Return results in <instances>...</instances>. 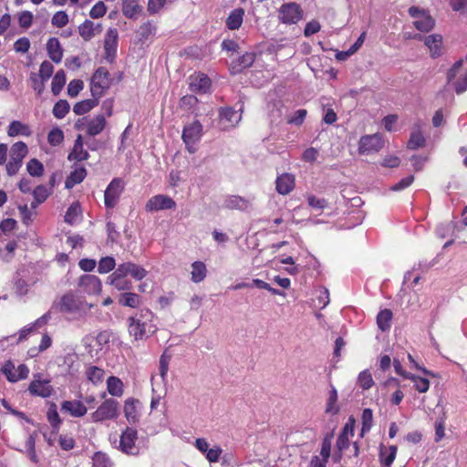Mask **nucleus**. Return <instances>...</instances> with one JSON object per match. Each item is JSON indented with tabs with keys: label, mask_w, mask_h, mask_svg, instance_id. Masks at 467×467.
I'll use <instances>...</instances> for the list:
<instances>
[{
	"label": "nucleus",
	"mask_w": 467,
	"mask_h": 467,
	"mask_svg": "<svg viewBox=\"0 0 467 467\" xmlns=\"http://www.w3.org/2000/svg\"><path fill=\"white\" fill-rule=\"evenodd\" d=\"M93 307L83 298L72 292H67L54 301L52 309L65 315L69 320L83 319Z\"/></svg>",
	"instance_id": "1"
},
{
	"label": "nucleus",
	"mask_w": 467,
	"mask_h": 467,
	"mask_svg": "<svg viewBox=\"0 0 467 467\" xmlns=\"http://www.w3.org/2000/svg\"><path fill=\"white\" fill-rule=\"evenodd\" d=\"M152 313L149 309H141L135 316L129 318V333L136 340L143 339L150 331V325Z\"/></svg>",
	"instance_id": "2"
},
{
	"label": "nucleus",
	"mask_w": 467,
	"mask_h": 467,
	"mask_svg": "<svg viewBox=\"0 0 467 467\" xmlns=\"http://www.w3.org/2000/svg\"><path fill=\"white\" fill-rule=\"evenodd\" d=\"M409 15L414 18L413 26L420 32H430L435 26V20L426 9L418 6H410Z\"/></svg>",
	"instance_id": "3"
},
{
	"label": "nucleus",
	"mask_w": 467,
	"mask_h": 467,
	"mask_svg": "<svg viewBox=\"0 0 467 467\" xmlns=\"http://www.w3.org/2000/svg\"><path fill=\"white\" fill-rule=\"evenodd\" d=\"M107 125L106 117L103 114H98L91 119L83 118L78 119L75 128L77 130H85L90 137H95L100 134Z\"/></svg>",
	"instance_id": "4"
},
{
	"label": "nucleus",
	"mask_w": 467,
	"mask_h": 467,
	"mask_svg": "<svg viewBox=\"0 0 467 467\" xmlns=\"http://www.w3.org/2000/svg\"><path fill=\"white\" fill-rule=\"evenodd\" d=\"M278 20L285 25H295L303 18L304 11L294 2L283 4L278 11Z\"/></svg>",
	"instance_id": "5"
},
{
	"label": "nucleus",
	"mask_w": 467,
	"mask_h": 467,
	"mask_svg": "<svg viewBox=\"0 0 467 467\" xmlns=\"http://www.w3.org/2000/svg\"><path fill=\"white\" fill-rule=\"evenodd\" d=\"M119 416V402L114 399H107L93 413L90 414L93 422L114 420Z\"/></svg>",
	"instance_id": "6"
},
{
	"label": "nucleus",
	"mask_w": 467,
	"mask_h": 467,
	"mask_svg": "<svg viewBox=\"0 0 467 467\" xmlns=\"http://www.w3.org/2000/svg\"><path fill=\"white\" fill-rule=\"evenodd\" d=\"M202 136V125L198 120H195L183 128L182 138L185 143L186 150L190 153H194L196 151L195 144L201 140Z\"/></svg>",
	"instance_id": "7"
},
{
	"label": "nucleus",
	"mask_w": 467,
	"mask_h": 467,
	"mask_svg": "<svg viewBox=\"0 0 467 467\" xmlns=\"http://www.w3.org/2000/svg\"><path fill=\"white\" fill-rule=\"evenodd\" d=\"M109 87V71L105 67H99L91 78L90 90L93 98H100Z\"/></svg>",
	"instance_id": "8"
},
{
	"label": "nucleus",
	"mask_w": 467,
	"mask_h": 467,
	"mask_svg": "<svg viewBox=\"0 0 467 467\" xmlns=\"http://www.w3.org/2000/svg\"><path fill=\"white\" fill-rule=\"evenodd\" d=\"M137 439V431L133 428L127 427L120 435V451L125 454L137 455L139 453V447L136 445Z\"/></svg>",
	"instance_id": "9"
},
{
	"label": "nucleus",
	"mask_w": 467,
	"mask_h": 467,
	"mask_svg": "<svg viewBox=\"0 0 467 467\" xmlns=\"http://www.w3.org/2000/svg\"><path fill=\"white\" fill-rule=\"evenodd\" d=\"M384 141L379 134L366 135L360 138L358 151L360 154H370L380 150Z\"/></svg>",
	"instance_id": "10"
},
{
	"label": "nucleus",
	"mask_w": 467,
	"mask_h": 467,
	"mask_svg": "<svg viewBox=\"0 0 467 467\" xmlns=\"http://www.w3.org/2000/svg\"><path fill=\"white\" fill-rule=\"evenodd\" d=\"M123 191V183L121 179L115 178L108 185L105 193H104V201L105 205L108 208H113L116 206L119 198Z\"/></svg>",
	"instance_id": "11"
},
{
	"label": "nucleus",
	"mask_w": 467,
	"mask_h": 467,
	"mask_svg": "<svg viewBox=\"0 0 467 467\" xmlns=\"http://www.w3.org/2000/svg\"><path fill=\"white\" fill-rule=\"evenodd\" d=\"M176 202L169 196L158 194L151 197L146 203L145 209L147 212H155L161 210L173 209Z\"/></svg>",
	"instance_id": "12"
},
{
	"label": "nucleus",
	"mask_w": 467,
	"mask_h": 467,
	"mask_svg": "<svg viewBox=\"0 0 467 467\" xmlns=\"http://www.w3.org/2000/svg\"><path fill=\"white\" fill-rule=\"evenodd\" d=\"M415 39L423 40L426 47H428L431 56L432 57H438L442 53V36L440 34H432L427 36L421 35H415Z\"/></svg>",
	"instance_id": "13"
},
{
	"label": "nucleus",
	"mask_w": 467,
	"mask_h": 467,
	"mask_svg": "<svg viewBox=\"0 0 467 467\" xmlns=\"http://www.w3.org/2000/svg\"><path fill=\"white\" fill-rule=\"evenodd\" d=\"M2 371L10 382H16L20 379H26L29 374V369L26 365L21 364L15 369V366L11 362L5 363Z\"/></svg>",
	"instance_id": "14"
},
{
	"label": "nucleus",
	"mask_w": 467,
	"mask_h": 467,
	"mask_svg": "<svg viewBox=\"0 0 467 467\" xmlns=\"http://www.w3.org/2000/svg\"><path fill=\"white\" fill-rule=\"evenodd\" d=\"M79 287L88 295H96L101 291V281L96 275H84L78 282Z\"/></svg>",
	"instance_id": "15"
},
{
	"label": "nucleus",
	"mask_w": 467,
	"mask_h": 467,
	"mask_svg": "<svg viewBox=\"0 0 467 467\" xmlns=\"http://www.w3.org/2000/svg\"><path fill=\"white\" fill-rule=\"evenodd\" d=\"M117 269L119 271V275H130L138 281L142 280L148 274V271L142 266L131 262L120 264Z\"/></svg>",
	"instance_id": "16"
},
{
	"label": "nucleus",
	"mask_w": 467,
	"mask_h": 467,
	"mask_svg": "<svg viewBox=\"0 0 467 467\" xmlns=\"http://www.w3.org/2000/svg\"><path fill=\"white\" fill-rule=\"evenodd\" d=\"M221 121L224 122V128H232L238 124L242 119V107L235 110L231 107L220 109Z\"/></svg>",
	"instance_id": "17"
},
{
	"label": "nucleus",
	"mask_w": 467,
	"mask_h": 467,
	"mask_svg": "<svg viewBox=\"0 0 467 467\" xmlns=\"http://www.w3.org/2000/svg\"><path fill=\"white\" fill-rule=\"evenodd\" d=\"M255 59V54L253 52H246L238 58L233 60L230 65V70L233 74L242 72L244 69L250 67Z\"/></svg>",
	"instance_id": "18"
},
{
	"label": "nucleus",
	"mask_w": 467,
	"mask_h": 467,
	"mask_svg": "<svg viewBox=\"0 0 467 467\" xmlns=\"http://www.w3.org/2000/svg\"><path fill=\"white\" fill-rule=\"evenodd\" d=\"M61 411L68 413L72 417H82L87 413V408L79 400H66L61 404Z\"/></svg>",
	"instance_id": "19"
},
{
	"label": "nucleus",
	"mask_w": 467,
	"mask_h": 467,
	"mask_svg": "<svg viewBox=\"0 0 467 467\" xmlns=\"http://www.w3.org/2000/svg\"><path fill=\"white\" fill-rule=\"evenodd\" d=\"M275 188L278 193L286 195L295 188V176L291 173H283L275 181Z\"/></svg>",
	"instance_id": "20"
},
{
	"label": "nucleus",
	"mask_w": 467,
	"mask_h": 467,
	"mask_svg": "<svg viewBox=\"0 0 467 467\" xmlns=\"http://www.w3.org/2000/svg\"><path fill=\"white\" fill-rule=\"evenodd\" d=\"M28 390L32 395L47 398L51 395L53 389L47 380L36 379L30 383Z\"/></svg>",
	"instance_id": "21"
},
{
	"label": "nucleus",
	"mask_w": 467,
	"mask_h": 467,
	"mask_svg": "<svg viewBox=\"0 0 467 467\" xmlns=\"http://www.w3.org/2000/svg\"><path fill=\"white\" fill-rule=\"evenodd\" d=\"M223 207L230 210L246 211L251 207V202L239 195H229L223 202Z\"/></svg>",
	"instance_id": "22"
},
{
	"label": "nucleus",
	"mask_w": 467,
	"mask_h": 467,
	"mask_svg": "<svg viewBox=\"0 0 467 467\" xmlns=\"http://www.w3.org/2000/svg\"><path fill=\"white\" fill-rule=\"evenodd\" d=\"M101 31H102L101 25L100 24L95 25L90 20H86L84 23H82L78 26V33L81 36V37L86 41L90 40L97 34H100Z\"/></svg>",
	"instance_id": "23"
},
{
	"label": "nucleus",
	"mask_w": 467,
	"mask_h": 467,
	"mask_svg": "<svg viewBox=\"0 0 467 467\" xmlns=\"http://www.w3.org/2000/svg\"><path fill=\"white\" fill-rule=\"evenodd\" d=\"M210 85V78L204 74H197L190 78V88L193 92H206Z\"/></svg>",
	"instance_id": "24"
},
{
	"label": "nucleus",
	"mask_w": 467,
	"mask_h": 467,
	"mask_svg": "<svg viewBox=\"0 0 467 467\" xmlns=\"http://www.w3.org/2000/svg\"><path fill=\"white\" fill-rule=\"evenodd\" d=\"M47 51L49 58L55 62L59 63L63 57V49L57 37H51L47 43Z\"/></svg>",
	"instance_id": "25"
},
{
	"label": "nucleus",
	"mask_w": 467,
	"mask_h": 467,
	"mask_svg": "<svg viewBox=\"0 0 467 467\" xmlns=\"http://www.w3.org/2000/svg\"><path fill=\"white\" fill-rule=\"evenodd\" d=\"M122 13L130 19H137L142 12V6L139 5V0H121Z\"/></svg>",
	"instance_id": "26"
},
{
	"label": "nucleus",
	"mask_w": 467,
	"mask_h": 467,
	"mask_svg": "<svg viewBox=\"0 0 467 467\" xmlns=\"http://www.w3.org/2000/svg\"><path fill=\"white\" fill-rule=\"evenodd\" d=\"M119 271L116 269L109 276V284L113 285L119 291L130 290L132 287V284L130 280L126 279L124 275H119Z\"/></svg>",
	"instance_id": "27"
},
{
	"label": "nucleus",
	"mask_w": 467,
	"mask_h": 467,
	"mask_svg": "<svg viewBox=\"0 0 467 467\" xmlns=\"http://www.w3.org/2000/svg\"><path fill=\"white\" fill-rule=\"evenodd\" d=\"M140 401L135 399H129L125 401L124 414L129 422L134 423L139 420Z\"/></svg>",
	"instance_id": "28"
},
{
	"label": "nucleus",
	"mask_w": 467,
	"mask_h": 467,
	"mask_svg": "<svg viewBox=\"0 0 467 467\" xmlns=\"http://www.w3.org/2000/svg\"><path fill=\"white\" fill-rule=\"evenodd\" d=\"M119 33L116 28H109L104 39V48L108 56L114 55L117 49Z\"/></svg>",
	"instance_id": "29"
},
{
	"label": "nucleus",
	"mask_w": 467,
	"mask_h": 467,
	"mask_svg": "<svg viewBox=\"0 0 467 467\" xmlns=\"http://www.w3.org/2000/svg\"><path fill=\"white\" fill-rule=\"evenodd\" d=\"M89 154L83 148V139L78 135L75 140L72 151L68 155V160H75L78 161L88 160Z\"/></svg>",
	"instance_id": "30"
},
{
	"label": "nucleus",
	"mask_w": 467,
	"mask_h": 467,
	"mask_svg": "<svg viewBox=\"0 0 467 467\" xmlns=\"http://www.w3.org/2000/svg\"><path fill=\"white\" fill-rule=\"evenodd\" d=\"M425 145V138L420 130V124L416 123L413 130L410 133V140L408 141V148L411 150H416L418 148H421Z\"/></svg>",
	"instance_id": "31"
},
{
	"label": "nucleus",
	"mask_w": 467,
	"mask_h": 467,
	"mask_svg": "<svg viewBox=\"0 0 467 467\" xmlns=\"http://www.w3.org/2000/svg\"><path fill=\"white\" fill-rule=\"evenodd\" d=\"M87 176V171L84 167H77L72 171L65 182L67 189L73 188L76 184L80 183Z\"/></svg>",
	"instance_id": "32"
},
{
	"label": "nucleus",
	"mask_w": 467,
	"mask_h": 467,
	"mask_svg": "<svg viewBox=\"0 0 467 467\" xmlns=\"http://www.w3.org/2000/svg\"><path fill=\"white\" fill-rule=\"evenodd\" d=\"M396 446L385 447L381 445L379 451V460L381 464L385 467H390L396 458Z\"/></svg>",
	"instance_id": "33"
},
{
	"label": "nucleus",
	"mask_w": 467,
	"mask_h": 467,
	"mask_svg": "<svg viewBox=\"0 0 467 467\" xmlns=\"http://www.w3.org/2000/svg\"><path fill=\"white\" fill-rule=\"evenodd\" d=\"M31 130L30 128L22 123L21 121H18V120H14L10 123L9 127H8V130H7V134L10 136V137H16V136H18V135H23V136H30L31 135Z\"/></svg>",
	"instance_id": "34"
},
{
	"label": "nucleus",
	"mask_w": 467,
	"mask_h": 467,
	"mask_svg": "<svg viewBox=\"0 0 467 467\" xmlns=\"http://www.w3.org/2000/svg\"><path fill=\"white\" fill-rule=\"evenodd\" d=\"M207 275V269L204 263L196 261L192 264L191 279L194 283H200L204 280Z\"/></svg>",
	"instance_id": "35"
},
{
	"label": "nucleus",
	"mask_w": 467,
	"mask_h": 467,
	"mask_svg": "<svg viewBox=\"0 0 467 467\" xmlns=\"http://www.w3.org/2000/svg\"><path fill=\"white\" fill-rule=\"evenodd\" d=\"M244 11L242 8H236L231 12L226 20V26L231 30L238 29L244 18Z\"/></svg>",
	"instance_id": "36"
},
{
	"label": "nucleus",
	"mask_w": 467,
	"mask_h": 467,
	"mask_svg": "<svg viewBox=\"0 0 467 467\" xmlns=\"http://www.w3.org/2000/svg\"><path fill=\"white\" fill-rule=\"evenodd\" d=\"M107 389L109 393L112 396L121 397L123 394V383L117 377L110 376L107 379Z\"/></svg>",
	"instance_id": "37"
},
{
	"label": "nucleus",
	"mask_w": 467,
	"mask_h": 467,
	"mask_svg": "<svg viewBox=\"0 0 467 467\" xmlns=\"http://www.w3.org/2000/svg\"><path fill=\"white\" fill-rule=\"evenodd\" d=\"M99 99V98H94L93 99H85V100L79 101L74 105L73 111L77 115H83V114L88 112L90 109H92L99 104V101H98Z\"/></svg>",
	"instance_id": "38"
},
{
	"label": "nucleus",
	"mask_w": 467,
	"mask_h": 467,
	"mask_svg": "<svg viewBox=\"0 0 467 467\" xmlns=\"http://www.w3.org/2000/svg\"><path fill=\"white\" fill-rule=\"evenodd\" d=\"M392 312L389 309L381 310L377 316V324L381 331H387L390 327Z\"/></svg>",
	"instance_id": "39"
},
{
	"label": "nucleus",
	"mask_w": 467,
	"mask_h": 467,
	"mask_svg": "<svg viewBox=\"0 0 467 467\" xmlns=\"http://www.w3.org/2000/svg\"><path fill=\"white\" fill-rule=\"evenodd\" d=\"M119 303L122 306L135 308L140 304V296L135 293H123L119 296Z\"/></svg>",
	"instance_id": "40"
},
{
	"label": "nucleus",
	"mask_w": 467,
	"mask_h": 467,
	"mask_svg": "<svg viewBox=\"0 0 467 467\" xmlns=\"http://www.w3.org/2000/svg\"><path fill=\"white\" fill-rule=\"evenodd\" d=\"M92 467H112L113 462L109 456L102 451H97L93 454Z\"/></svg>",
	"instance_id": "41"
},
{
	"label": "nucleus",
	"mask_w": 467,
	"mask_h": 467,
	"mask_svg": "<svg viewBox=\"0 0 467 467\" xmlns=\"http://www.w3.org/2000/svg\"><path fill=\"white\" fill-rule=\"evenodd\" d=\"M66 83V74L63 69L58 70L54 76L51 83V90L55 96H57Z\"/></svg>",
	"instance_id": "42"
},
{
	"label": "nucleus",
	"mask_w": 467,
	"mask_h": 467,
	"mask_svg": "<svg viewBox=\"0 0 467 467\" xmlns=\"http://www.w3.org/2000/svg\"><path fill=\"white\" fill-rule=\"evenodd\" d=\"M28 149L25 142L18 141L13 144L10 150V158L22 161L27 155Z\"/></svg>",
	"instance_id": "43"
},
{
	"label": "nucleus",
	"mask_w": 467,
	"mask_h": 467,
	"mask_svg": "<svg viewBox=\"0 0 467 467\" xmlns=\"http://www.w3.org/2000/svg\"><path fill=\"white\" fill-rule=\"evenodd\" d=\"M155 31V25L150 21H147L139 27L137 33L139 35L140 40L144 42L148 40L151 36H153Z\"/></svg>",
	"instance_id": "44"
},
{
	"label": "nucleus",
	"mask_w": 467,
	"mask_h": 467,
	"mask_svg": "<svg viewBox=\"0 0 467 467\" xmlns=\"http://www.w3.org/2000/svg\"><path fill=\"white\" fill-rule=\"evenodd\" d=\"M337 391L335 387H332V389L329 391V397L327 403L326 412L336 415L339 411V407L337 405Z\"/></svg>",
	"instance_id": "45"
},
{
	"label": "nucleus",
	"mask_w": 467,
	"mask_h": 467,
	"mask_svg": "<svg viewBox=\"0 0 467 467\" xmlns=\"http://www.w3.org/2000/svg\"><path fill=\"white\" fill-rule=\"evenodd\" d=\"M81 215V210L78 203H73L69 206L67 209L66 215H65V222L73 224L75 223Z\"/></svg>",
	"instance_id": "46"
},
{
	"label": "nucleus",
	"mask_w": 467,
	"mask_h": 467,
	"mask_svg": "<svg viewBox=\"0 0 467 467\" xmlns=\"http://www.w3.org/2000/svg\"><path fill=\"white\" fill-rule=\"evenodd\" d=\"M26 171L33 177H40L44 172L43 164L36 159H31L26 164Z\"/></svg>",
	"instance_id": "47"
},
{
	"label": "nucleus",
	"mask_w": 467,
	"mask_h": 467,
	"mask_svg": "<svg viewBox=\"0 0 467 467\" xmlns=\"http://www.w3.org/2000/svg\"><path fill=\"white\" fill-rule=\"evenodd\" d=\"M69 109V103L65 99H60L55 104L53 114L57 119H63L68 113Z\"/></svg>",
	"instance_id": "48"
},
{
	"label": "nucleus",
	"mask_w": 467,
	"mask_h": 467,
	"mask_svg": "<svg viewBox=\"0 0 467 467\" xmlns=\"http://www.w3.org/2000/svg\"><path fill=\"white\" fill-rule=\"evenodd\" d=\"M115 259L111 256L102 257L99 262L98 271L99 274H107L115 268Z\"/></svg>",
	"instance_id": "49"
},
{
	"label": "nucleus",
	"mask_w": 467,
	"mask_h": 467,
	"mask_svg": "<svg viewBox=\"0 0 467 467\" xmlns=\"http://www.w3.org/2000/svg\"><path fill=\"white\" fill-rule=\"evenodd\" d=\"M333 439V432L327 433L322 441L320 451V457L328 461L331 452V443Z\"/></svg>",
	"instance_id": "50"
},
{
	"label": "nucleus",
	"mask_w": 467,
	"mask_h": 467,
	"mask_svg": "<svg viewBox=\"0 0 467 467\" xmlns=\"http://www.w3.org/2000/svg\"><path fill=\"white\" fill-rule=\"evenodd\" d=\"M306 114H307L306 109H297L294 114L287 117L286 122L288 124L300 126L303 124Z\"/></svg>",
	"instance_id": "51"
},
{
	"label": "nucleus",
	"mask_w": 467,
	"mask_h": 467,
	"mask_svg": "<svg viewBox=\"0 0 467 467\" xmlns=\"http://www.w3.org/2000/svg\"><path fill=\"white\" fill-rule=\"evenodd\" d=\"M362 430L361 434L368 431L373 424V412L370 409H365L362 412Z\"/></svg>",
	"instance_id": "52"
},
{
	"label": "nucleus",
	"mask_w": 467,
	"mask_h": 467,
	"mask_svg": "<svg viewBox=\"0 0 467 467\" xmlns=\"http://www.w3.org/2000/svg\"><path fill=\"white\" fill-rule=\"evenodd\" d=\"M51 191L44 185H38L34 191V199L36 200V204L44 202L47 198L50 195Z\"/></svg>",
	"instance_id": "53"
},
{
	"label": "nucleus",
	"mask_w": 467,
	"mask_h": 467,
	"mask_svg": "<svg viewBox=\"0 0 467 467\" xmlns=\"http://www.w3.org/2000/svg\"><path fill=\"white\" fill-rule=\"evenodd\" d=\"M104 376V370L98 367H89L87 370V377L92 383L100 382Z\"/></svg>",
	"instance_id": "54"
},
{
	"label": "nucleus",
	"mask_w": 467,
	"mask_h": 467,
	"mask_svg": "<svg viewBox=\"0 0 467 467\" xmlns=\"http://www.w3.org/2000/svg\"><path fill=\"white\" fill-rule=\"evenodd\" d=\"M408 379L414 382V386L419 392L424 393L430 388V381L425 378H420L411 374Z\"/></svg>",
	"instance_id": "55"
},
{
	"label": "nucleus",
	"mask_w": 467,
	"mask_h": 467,
	"mask_svg": "<svg viewBox=\"0 0 467 467\" xmlns=\"http://www.w3.org/2000/svg\"><path fill=\"white\" fill-rule=\"evenodd\" d=\"M51 22L53 26L62 28L67 25L68 16L65 11H58L54 14Z\"/></svg>",
	"instance_id": "56"
},
{
	"label": "nucleus",
	"mask_w": 467,
	"mask_h": 467,
	"mask_svg": "<svg viewBox=\"0 0 467 467\" xmlns=\"http://www.w3.org/2000/svg\"><path fill=\"white\" fill-rule=\"evenodd\" d=\"M63 140L64 134L60 129L56 128L49 131L47 140L51 145L57 146L62 143Z\"/></svg>",
	"instance_id": "57"
},
{
	"label": "nucleus",
	"mask_w": 467,
	"mask_h": 467,
	"mask_svg": "<svg viewBox=\"0 0 467 467\" xmlns=\"http://www.w3.org/2000/svg\"><path fill=\"white\" fill-rule=\"evenodd\" d=\"M35 444H36L35 438L32 435H30L26 441V449L27 451V456L29 457V459L32 462L37 463L38 457L35 451Z\"/></svg>",
	"instance_id": "58"
},
{
	"label": "nucleus",
	"mask_w": 467,
	"mask_h": 467,
	"mask_svg": "<svg viewBox=\"0 0 467 467\" xmlns=\"http://www.w3.org/2000/svg\"><path fill=\"white\" fill-rule=\"evenodd\" d=\"M19 26L23 28H29L33 23V14L29 11H23L17 15Z\"/></svg>",
	"instance_id": "59"
},
{
	"label": "nucleus",
	"mask_w": 467,
	"mask_h": 467,
	"mask_svg": "<svg viewBox=\"0 0 467 467\" xmlns=\"http://www.w3.org/2000/svg\"><path fill=\"white\" fill-rule=\"evenodd\" d=\"M84 84L80 79L71 80L67 86V94L71 98H75L83 89Z\"/></svg>",
	"instance_id": "60"
},
{
	"label": "nucleus",
	"mask_w": 467,
	"mask_h": 467,
	"mask_svg": "<svg viewBox=\"0 0 467 467\" xmlns=\"http://www.w3.org/2000/svg\"><path fill=\"white\" fill-rule=\"evenodd\" d=\"M106 12H107L106 5L104 4V2L99 1L93 5V7L91 8V10L89 12V16L92 18L97 19V18L102 17L106 14Z\"/></svg>",
	"instance_id": "61"
},
{
	"label": "nucleus",
	"mask_w": 467,
	"mask_h": 467,
	"mask_svg": "<svg viewBox=\"0 0 467 467\" xmlns=\"http://www.w3.org/2000/svg\"><path fill=\"white\" fill-rule=\"evenodd\" d=\"M54 71V67L49 61H44L40 65L39 68V77L43 78L44 80L49 79V78L52 76Z\"/></svg>",
	"instance_id": "62"
},
{
	"label": "nucleus",
	"mask_w": 467,
	"mask_h": 467,
	"mask_svg": "<svg viewBox=\"0 0 467 467\" xmlns=\"http://www.w3.org/2000/svg\"><path fill=\"white\" fill-rule=\"evenodd\" d=\"M358 380V383H359L360 387L363 389H368L369 388H371V386L373 384L372 376L367 370L362 371L359 374Z\"/></svg>",
	"instance_id": "63"
},
{
	"label": "nucleus",
	"mask_w": 467,
	"mask_h": 467,
	"mask_svg": "<svg viewBox=\"0 0 467 467\" xmlns=\"http://www.w3.org/2000/svg\"><path fill=\"white\" fill-rule=\"evenodd\" d=\"M30 80L32 82V88L37 92L38 95L42 94L45 89V81L39 76L32 73L30 75Z\"/></svg>",
	"instance_id": "64"
}]
</instances>
